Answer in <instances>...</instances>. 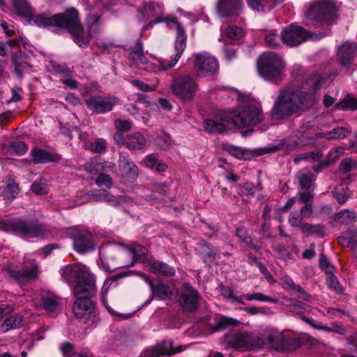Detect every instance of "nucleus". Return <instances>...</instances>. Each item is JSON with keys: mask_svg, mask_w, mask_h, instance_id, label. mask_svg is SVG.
I'll return each mask as SVG.
<instances>
[{"mask_svg": "<svg viewBox=\"0 0 357 357\" xmlns=\"http://www.w3.org/2000/svg\"><path fill=\"white\" fill-rule=\"evenodd\" d=\"M160 22H165L170 29L176 31V39L174 47V54H172L170 61H164L160 62L158 65H153L148 62L146 57L144 55L142 44L138 43L136 47L131 50L130 59L132 63L139 69L153 71L155 73L157 70L161 71L170 69L176 64L186 47V35L184 29L174 17L170 15L157 17L149 24L144 26L142 31H146L149 27H151L153 24Z\"/></svg>", "mask_w": 357, "mask_h": 357, "instance_id": "nucleus-1", "label": "nucleus"}, {"mask_svg": "<svg viewBox=\"0 0 357 357\" xmlns=\"http://www.w3.org/2000/svg\"><path fill=\"white\" fill-rule=\"evenodd\" d=\"M315 102L316 98L312 93L296 86H288L279 91L271 116L273 120H282L312 107Z\"/></svg>", "mask_w": 357, "mask_h": 357, "instance_id": "nucleus-2", "label": "nucleus"}, {"mask_svg": "<svg viewBox=\"0 0 357 357\" xmlns=\"http://www.w3.org/2000/svg\"><path fill=\"white\" fill-rule=\"evenodd\" d=\"M33 23L38 27L57 26L68 30L72 34L75 43L81 47L88 45L89 38L83 34L82 26L77 18L75 9H70L63 14L49 16L42 14L32 19Z\"/></svg>", "mask_w": 357, "mask_h": 357, "instance_id": "nucleus-3", "label": "nucleus"}, {"mask_svg": "<svg viewBox=\"0 0 357 357\" xmlns=\"http://www.w3.org/2000/svg\"><path fill=\"white\" fill-rule=\"evenodd\" d=\"M63 280L69 285H73L75 298H91L97 289L94 275L83 264L67 265L61 269Z\"/></svg>", "mask_w": 357, "mask_h": 357, "instance_id": "nucleus-4", "label": "nucleus"}, {"mask_svg": "<svg viewBox=\"0 0 357 357\" xmlns=\"http://www.w3.org/2000/svg\"><path fill=\"white\" fill-rule=\"evenodd\" d=\"M337 8L331 0H315L306 4L303 10V21L306 25L319 26L331 24L335 21Z\"/></svg>", "mask_w": 357, "mask_h": 357, "instance_id": "nucleus-5", "label": "nucleus"}, {"mask_svg": "<svg viewBox=\"0 0 357 357\" xmlns=\"http://www.w3.org/2000/svg\"><path fill=\"white\" fill-rule=\"evenodd\" d=\"M285 63L283 59L275 52L262 54L257 64L259 74L264 79L278 82L284 75Z\"/></svg>", "mask_w": 357, "mask_h": 357, "instance_id": "nucleus-6", "label": "nucleus"}, {"mask_svg": "<svg viewBox=\"0 0 357 357\" xmlns=\"http://www.w3.org/2000/svg\"><path fill=\"white\" fill-rule=\"evenodd\" d=\"M229 114L234 128L256 125L264 119L260 107L252 103L241 105Z\"/></svg>", "mask_w": 357, "mask_h": 357, "instance_id": "nucleus-7", "label": "nucleus"}, {"mask_svg": "<svg viewBox=\"0 0 357 357\" xmlns=\"http://www.w3.org/2000/svg\"><path fill=\"white\" fill-rule=\"evenodd\" d=\"M224 342L231 348L242 351L260 349L265 345V339L263 335H254L249 331L225 335Z\"/></svg>", "mask_w": 357, "mask_h": 357, "instance_id": "nucleus-8", "label": "nucleus"}, {"mask_svg": "<svg viewBox=\"0 0 357 357\" xmlns=\"http://www.w3.org/2000/svg\"><path fill=\"white\" fill-rule=\"evenodd\" d=\"M0 229L19 234L24 238L43 236L46 231L44 225L29 224L20 220H0Z\"/></svg>", "mask_w": 357, "mask_h": 357, "instance_id": "nucleus-9", "label": "nucleus"}, {"mask_svg": "<svg viewBox=\"0 0 357 357\" xmlns=\"http://www.w3.org/2000/svg\"><path fill=\"white\" fill-rule=\"evenodd\" d=\"M170 89L175 96L187 102L193 99L197 90V84L190 75H181L174 79Z\"/></svg>", "mask_w": 357, "mask_h": 357, "instance_id": "nucleus-10", "label": "nucleus"}, {"mask_svg": "<svg viewBox=\"0 0 357 357\" xmlns=\"http://www.w3.org/2000/svg\"><path fill=\"white\" fill-rule=\"evenodd\" d=\"M282 43L289 46L298 45L307 39L319 40L323 33H310L301 26L291 24L282 31Z\"/></svg>", "mask_w": 357, "mask_h": 357, "instance_id": "nucleus-11", "label": "nucleus"}, {"mask_svg": "<svg viewBox=\"0 0 357 357\" xmlns=\"http://www.w3.org/2000/svg\"><path fill=\"white\" fill-rule=\"evenodd\" d=\"M229 112H224L211 119H205L203 128L210 134H220L234 129Z\"/></svg>", "mask_w": 357, "mask_h": 357, "instance_id": "nucleus-12", "label": "nucleus"}, {"mask_svg": "<svg viewBox=\"0 0 357 357\" xmlns=\"http://www.w3.org/2000/svg\"><path fill=\"white\" fill-rule=\"evenodd\" d=\"M73 312L79 319H91L92 323H86L88 327L94 328L98 319L94 314V304L89 298H75L73 307Z\"/></svg>", "mask_w": 357, "mask_h": 357, "instance_id": "nucleus-13", "label": "nucleus"}, {"mask_svg": "<svg viewBox=\"0 0 357 357\" xmlns=\"http://www.w3.org/2000/svg\"><path fill=\"white\" fill-rule=\"evenodd\" d=\"M195 68L199 76H206L215 73L218 69V64L213 56L203 52L195 56Z\"/></svg>", "mask_w": 357, "mask_h": 357, "instance_id": "nucleus-14", "label": "nucleus"}, {"mask_svg": "<svg viewBox=\"0 0 357 357\" xmlns=\"http://www.w3.org/2000/svg\"><path fill=\"white\" fill-rule=\"evenodd\" d=\"M119 103V99L115 97L93 96L86 104L87 107L98 114H105L112 110L113 107Z\"/></svg>", "mask_w": 357, "mask_h": 357, "instance_id": "nucleus-15", "label": "nucleus"}, {"mask_svg": "<svg viewBox=\"0 0 357 357\" xmlns=\"http://www.w3.org/2000/svg\"><path fill=\"white\" fill-rule=\"evenodd\" d=\"M243 6L242 0H218L216 10L220 17H237Z\"/></svg>", "mask_w": 357, "mask_h": 357, "instance_id": "nucleus-16", "label": "nucleus"}, {"mask_svg": "<svg viewBox=\"0 0 357 357\" xmlns=\"http://www.w3.org/2000/svg\"><path fill=\"white\" fill-rule=\"evenodd\" d=\"M182 350L181 347L174 349L172 347V342L171 341H163L155 347L144 350L142 354V357H159L161 355L171 356Z\"/></svg>", "mask_w": 357, "mask_h": 357, "instance_id": "nucleus-17", "label": "nucleus"}, {"mask_svg": "<svg viewBox=\"0 0 357 357\" xmlns=\"http://www.w3.org/2000/svg\"><path fill=\"white\" fill-rule=\"evenodd\" d=\"M337 56L341 65L349 67L357 56V43L350 41L344 43L337 50Z\"/></svg>", "mask_w": 357, "mask_h": 357, "instance_id": "nucleus-18", "label": "nucleus"}, {"mask_svg": "<svg viewBox=\"0 0 357 357\" xmlns=\"http://www.w3.org/2000/svg\"><path fill=\"white\" fill-rule=\"evenodd\" d=\"M197 292L189 284L183 286L179 302L185 311H192L196 309L198 302Z\"/></svg>", "mask_w": 357, "mask_h": 357, "instance_id": "nucleus-19", "label": "nucleus"}, {"mask_svg": "<svg viewBox=\"0 0 357 357\" xmlns=\"http://www.w3.org/2000/svg\"><path fill=\"white\" fill-rule=\"evenodd\" d=\"M114 167L113 163L105 162L100 157L96 156L84 164V169L91 175H98L102 172L112 171Z\"/></svg>", "mask_w": 357, "mask_h": 357, "instance_id": "nucleus-20", "label": "nucleus"}, {"mask_svg": "<svg viewBox=\"0 0 357 357\" xmlns=\"http://www.w3.org/2000/svg\"><path fill=\"white\" fill-rule=\"evenodd\" d=\"M74 249L79 253L84 254L93 250V245L91 234L88 232H77L72 236Z\"/></svg>", "mask_w": 357, "mask_h": 357, "instance_id": "nucleus-21", "label": "nucleus"}, {"mask_svg": "<svg viewBox=\"0 0 357 357\" xmlns=\"http://www.w3.org/2000/svg\"><path fill=\"white\" fill-rule=\"evenodd\" d=\"M30 155L31 160L36 164L58 162L61 160L60 155L36 147L31 150Z\"/></svg>", "mask_w": 357, "mask_h": 357, "instance_id": "nucleus-22", "label": "nucleus"}, {"mask_svg": "<svg viewBox=\"0 0 357 357\" xmlns=\"http://www.w3.org/2000/svg\"><path fill=\"white\" fill-rule=\"evenodd\" d=\"M119 167L122 174L125 176L132 179L137 177L138 168L127 153L123 152L119 153Z\"/></svg>", "mask_w": 357, "mask_h": 357, "instance_id": "nucleus-23", "label": "nucleus"}, {"mask_svg": "<svg viewBox=\"0 0 357 357\" xmlns=\"http://www.w3.org/2000/svg\"><path fill=\"white\" fill-rule=\"evenodd\" d=\"M162 7L159 4L155 5L152 2L145 3L138 9L137 17L139 21H146L151 17L162 14Z\"/></svg>", "mask_w": 357, "mask_h": 357, "instance_id": "nucleus-24", "label": "nucleus"}, {"mask_svg": "<svg viewBox=\"0 0 357 357\" xmlns=\"http://www.w3.org/2000/svg\"><path fill=\"white\" fill-rule=\"evenodd\" d=\"M313 211L312 207L307 205L306 206H303L300 212L298 213L296 211L291 212L289 216L288 222L289 225L293 227H300L301 228V225L304 224L303 222V219L310 218L312 215Z\"/></svg>", "mask_w": 357, "mask_h": 357, "instance_id": "nucleus-25", "label": "nucleus"}, {"mask_svg": "<svg viewBox=\"0 0 357 357\" xmlns=\"http://www.w3.org/2000/svg\"><path fill=\"white\" fill-rule=\"evenodd\" d=\"M25 260L26 264H30L31 269L26 266L20 273V276L17 280L20 282H24L25 280L35 278L38 274V267L36 264L33 262L34 259L31 258V255H26L25 256Z\"/></svg>", "mask_w": 357, "mask_h": 357, "instance_id": "nucleus-26", "label": "nucleus"}, {"mask_svg": "<svg viewBox=\"0 0 357 357\" xmlns=\"http://www.w3.org/2000/svg\"><path fill=\"white\" fill-rule=\"evenodd\" d=\"M94 196L96 201L107 202L114 206L126 204L131 201L127 196H121L116 199L112 195L105 190H98Z\"/></svg>", "mask_w": 357, "mask_h": 357, "instance_id": "nucleus-27", "label": "nucleus"}, {"mask_svg": "<svg viewBox=\"0 0 357 357\" xmlns=\"http://www.w3.org/2000/svg\"><path fill=\"white\" fill-rule=\"evenodd\" d=\"M146 144L144 137L139 132H135L126 136V146L131 151L142 149Z\"/></svg>", "mask_w": 357, "mask_h": 357, "instance_id": "nucleus-28", "label": "nucleus"}, {"mask_svg": "<svg viewBox=\"0 0 357 357\" xmlns=\"http://www.w3.org/2000/svg\"><path fill=\"white\" fill-rule=\"evenodd\" d=\"M248 6L257 12L264 11L266 8L271 10L283 0H246Z\"/></svg>", "mask_w": 357, "mask_h": 357, "instance_id": "nucleus-29", "label": "nucleus"}, {"mask_svg": "<svg viewBox=\"0 0 357 357\" xmlns=\"http://www.w3.org/2000/svg\"><path fill=\"white\" fill-rule=\"evenodd\" d=\"M128 254L132 257V261L128 265L133 266L135 263L144 261L146 255V249L138 245H132L127 249Z\"/></svg>", "mask_w": 357, "mask_h": 357, "instance_id": "nucleus-30", "label": "nucleus"}, {"mask_svg": "<svg viewBox=\"0 0 357 357\" xmlns=\"http://www.w3.org/2000/svg\"><path fill=\"white\" fill-rule=\"evenodd\" d=\"M349 133V131L346 128L337 127L330 132H319L316 135L317 137H323L326 139H342L345 138Z\"/></svg>", "mask_w": 357, "mask_h": 357, "instance_id": "nucleus-31", "label": "nucleus"}, {"mask_svg": "<svg viewBox=\"0 0 357 357\" xmlns=\"http://www.w3.org/2000/svg\"><path fill=\"white\" fill-rule=\"evenodd\" d=\"M100 18V15L98 13H89L87 15L86 22H87V25H88V27L89 29V35H86L84 33L83 30H82V31H83V34L85 36H87L89 39V36H92L93 34L96 33L99 31ZM80 26H82L81 24H80ZM82 29H83V27H82ZM89 43V42L88 43V44Z\"/></svg>", "mask_w": 357, "mask_h": 357, "instance_id": "nucleus-32", "label": "nucleus"}, {"mask_svg": "<svg viewBox=\"0 0 357 357\" xmlns=\"http://www.w3.org/2000/svg\"><path fill=\"white\" fill-rule=\"evenodd\" d=\"M151 289L152 294L160 299H168L173 296V292L170 288L162 282L154 284Z\"/></svg>", "mask_w": 357, "mask_h": 357, "instance_id": "nucleus-33", "label": "nucleus"}, {"mask_svg": "<svg viewBox=\"0 0 357 357\" xmlns=\"http://www.w3.org/2000/svg\"><path fill=\"white\" fill-rule=\"evenodd\" d=\"M301 231L306 236L317 235L320 238L325 236L324 228L321 225H312L308 222H304L301 225Z\"/></svg>", "mask_w": 357, "mask_h": 357, "instance_id": "nucleus-34", "label": "nucleus"}, {"mask_svg": "<svg viewBox=\"0 0 357 357\" xmlns=\"http://www.w3.org/2000/svg\"><path fill=\"white\" fill-rule=\"evenodd\" d=\"M12 4L20 15L29 17L32 15V8L26 0H12Z\"/></svg>", "mask_w": 357, "mask_h": 357, "instance_id": "nucleus-35", "label": "nucleus"}, {"mask_svg": "<svg viewBox=\"0 0 357 357\" xmlns=\"http://www.w3.org/2000/svg\"><path fill=\"white\" fill-rule=\"evenodd\" d=\"M22 324V317L20 314H15L7 318L1 325L3 332L20 327Z\"/></svg>", "mask_w": 357, "mask_h": 357, "instance_id": "nucleus-36", "label": "nucleus"}, {"mask_svg": "<svg viewBox=\"0 0 357 357\" xmlns=\"http://www.w3.org/2000/svg\"><path fill=\"white\" fill-rule=\"evenodd\" d=\"M59 303V298L56 296L50 294H46L42 296V305L45 310L48 312L54 311Z\"/></svg>", "mask_w": 357, "mask_h": 357, "instance_id": "nucleus-37", "label": "nucleus"}, {"mask_svg": "<svg viewBox=\"0 0 357 357\" xmlns=\"http://www.w3.org/2000/svg\"><path fill=\"white\" fill-rule=\"evenodd\" d=\"M19 193V188L16 183L10 182L2 192V196L8 202L13 201L16 198Z\"/></svg>", "mask_w": 357, "mask_h": 357, "instance_id": "nucleus-38", "label": "nucleus"}, {"mask_svg": "<svg viewBox=\"0 0 357 357\" xmlns=\"http://www.w3.org/2000/svg\"><path fill=\"white\" fill-rule=\"evenodd\" d=\"M225 150L232 156L241 159V160H248L250 158V154L246 151L245 150L235 146L233 145H228L225 147Z\"/></svg>", "mask_w": 357, "mask_h": 357, "instance_id": "nucleus-39", "label": "nucleus"}, {"mask_svg": "<svg viewBox=\"0 0 357 357\" xmlns=\"http://www.w3.org/2000/svg\"><path fill=\"white\" fill-rule=\"evenodd\" d=\"M335 220L342 224H349L356 220V215L354 211L344 209L339 212Z\"/></svg>", "mask_w": 357, "mask_h": 357, "instance_id": "nucleus-40", "label": "nucleus"}, {"mask_svg": "<svg viewBox=\"0 0 357 357\" xmlns=\"http://www.w3.org/2000/svg\"><path fill=\"white\" fill-rule=\"evenodd\" d=\"M265 42L271 48L279 47L282 43V35L279 36L275 32H271L266 35Z\"/></svg>", "mask_w": 357, "mask_h": 357, "instance_id": "nucleus-41", "label": "nucleus"}, {"mask_svg": "<svg viewBox=\"0 0 357 357\" xmlns=\"http://www.w3.org/2000/svg\"><path fill=\"white\" fill-rule=\"evenodd\" d=\"M86 149L95 153L103 152L107 146L106 141L103 139H98L94 142H88L85 144Z\"/></svg>", "mask_w": 357, "mask_h": 357, "instance_id": "nucleus-42", "label": "nucleus"}, {"mask_svg": "<svg viewBox=\"0 0 357 357\" xmlns=\"http://www.w3.org/2000/svg\"><path fill=\"white\" fill-rule=\"evenodd\" d=\"M336 107L342 110L356 109L357 99H355L351 96H348L345 98L343 100L337 103Z\"/></svg>", "mask_w": 357, "mask_h": 357, "instance_id": "nucleus-43", "label": "nucleus"}, {"mask_svg": "<svg viewBox=\"0 0 357 357\" xmlns=\"http://www.w3.org/2000/svg\"><path fill=\"white\" fill-rule=\"evenodd\" d=\"M28 150V146L24 142L18 141L13 142L8 147V151L10 154L22 155Z\"/></svg>", "mask_w": 357, "mask_h": 357, "instance_id": "nucleus-44", "label": "nucleus"}, {"mask_svg": "<svg viewBox=\"0 0 357 357\" xmlns=\"http://www.w3.org/2000/svg\"><path fill=\"white\" fill-rule=\"evenodd\" d=\"M298 178L301 187L305 190L309 189L312 182L315 180V177L313 175L304 172H299Z\"/></svg>", "mask_w": 357, "mask_h": 357, "instance_id": "nucleus-45", "label": "nucleus"}, {"mask_svg": "<svg viewBox=\"0 0 357 357\" xmlns=\"http://www.w3.org/2000/svg\"><path fill=\"white\" fill-rule=\"evenodd\" d=\"M324 82V79L318 75H314L307 79L306 85L308 86L306 89L309 91H315L319 89Z\"/></svg>", "mask_w": 357, "mask_h": 357, "instance_id": "nucleus-46", "label": "nucleus"}, {"mask_svg": "<svg viewBox=\"0 0 357 357\" xmlns=\"http://www.w3.org/2000/svg\"><path fill=\"white\" fill-rule=\"evenodd\" d=\"M31 190L38 195L46 194L47 192V185L45 180L43 178L36 180L31 185Z\"/></svg>", "mask_w": 357, "mask_h": 357, "instance_id": "nucleus-47", "label": "nucleus"}, {"mask_svg": "<svg viewBox=\"0 0 357 357\" xmlns=\"http://www.w3.org/2000/svg\"><path fill=\"white\" fill-rule=\"evenodd\" d=\"M113 281L114 280H111V279L105 280V281L103 284V286L102 287V289H101L102 303H103L105 307L107 308L108 312L112 315H114L115 314V312L107 305V301H106L105 296L107 294V292L109 291V287H110L111 284H112Z\"/></svg>", "mask_w": 357, "mask_h": 357, "instance_id": "nucleus-48", "label": "nucleus"}, {"mask_svg": "<svg viewBox=\"0 0 357 357\" xmlns=\"http://www.w3.org/2000/svg\"><path fill=\"white\" fill-rule=\"evenodd\" d=\"M225 33L229 38L233 40H239L244 35L243 29L236 26H228L225 31Z\"/></svg>", "mask_w": 357, "mask_h": 357, "instance_id": "nucleus-49", "label": "nucleus"}, {"mask_svg": "<svg viewBox=\"0 0 357 357\" xmlns=\"http://www.w3.org/2000/svg\"><path fill=\"white\" fill-rule=\"evenodd\" d=\"M248 301H259L263 302H270L273 303H276L277 301L274 298H272L269 296H267L262 293L257 292L251 294H246L244 296Z\"/></svg>", "mask_w": 357, "mask_h": 357, "instance_id": "nucleus-50", "label": "nucleus"}, {"mask_svg": "<svg viewBox=\"0 0 357 357\" xmlns=\"http://www.w3.org/2000/svg\"><path fill=\"white\" fill-rule=\"evenodd\" d=\"M239 321L228 317H222L217 321V327L219 329L226 328L230 326H238Z\"/></svg>", "mask_w": 357, "mask_h": 357, "instance_id": "nucleus-51", "label": "nucleus"}, {"mask_svg": "<svg viewBox=\"0 0 357 357\" xmlns=\"http://www.w3.org/2000/svg\"><path fill=\"white\" fill-rule=\"evenodd\" d=\"M221 294L224 298L230 299L233 303L237 302L242 304L243 303L241 297L235 296L233 289L229 287H222L221 288Z\"/></svg>", "mask_w": 357, "mask_h": 357, "instance_id": "nucleus-52", "label": "nucleus"}, {"mask_svg": "<svg viewBox=\"0 0 357 357\" xmlns=\"http://www.w3.org/2000/svg\"><path fill=\"white\" fill-rule=\"evenodd\" d=\"M96 184L98 186L110 188L112 185V180L110 176L106 174H100L96 179Z\"/></svg>", "mask_w": 357, "mask_h": 357, "instance_id": "nucleus-53", "label": "nucleus"}, {"mask_svg": "<svg viewBox=\"0 0 357 357\" xmlns=\"http://www.w3.org/2000/svg\"><path fill=\"white\" fill-rule=\"evenodd\" d=\"M133 86L142 91H153L156 89V85H149L139 80L133 79L131 81Z\"/></svg>", "mask_w": 357, "mask_h": 357, "instance_id": "nucleus-54", "label": "nucleus"}, {"mask_svg": "<svg viewBox=\"0 0 357 357\" xmlns=\"http://www.w3.org/2000/svg\"><path fill=\"white\" fill-rule=\"evenodd\" d=\"M303 320L305 321L306 323H308L310 326H312L314 328L321 330L326 332H337L339 333L337 331H335L327 326L321 325L316 324L315 321L313 319H310L308 318H303Z\"/></svg>", "mask_w": 357, "mask_h": 357, "instance_id": "nucleus-55", "label": "nucleus"}, {"mask_svg": "<svg viewBox=\"0 0 357 357\" xmlns=\"http://www.w3.org/2000/svg\"><path fill=\"white\" fill-rule=\"evenodd\" d=\"M162 261H158L155 259L149 260L146 264V268L149 271L155 273V274H160V268L162 266Z\"/></svg>", "mask_w": 357, "mask_h": 357, "instance_id": "nucleus-56", "label": "nucleus"}, {"mask_svg": "<svg viewBox=\"0 0 357 357\" xmlns=\"http://www.w3.org/2000/svg\"><path fill=\"white\" fill-rule=\"evenodd\" d=\"M116 129L119 131H128L132 128V123L127 120H116L114 122Z\"/></svg>", "mask_w": 357, "mask_h": 357, "instance_id": "nucleus-57", "label": "nucleus"}, {"mask_svg": "<svg viewBox=\"0 0 357 357\" xmlns=\"http://www.w3.org/2000/svg\"><path fill=\"white\" fill-rule=\"evenodd\" d=\"M298 197L300 202L304 204L303 206H306L307 205L312 207L311 202L312 200V195L309 192H299L298 194Z\"/></svg>", "mask_w": 357, "mask_h": 357, "instance_id": "nucleus-58", "label": "nucleus"}, {"mask_svg": "<svg viewBox=\"0 0 357 357\" xmlns=\"http://www.w3.org/2000/svg\"><path fill=\"white\" fill-rule=\"evenodd\" d=\"M319 266L322 270L326 271L327 273H331L333 270V267L331 265L328 258L321 255L319 259Z\"/></svg>", "mask_w": 357, "mask_h": 357, "instance_id": "nucleus-59", "label": "nucleus"}, {"mask_svg": "<svg viewBox=\"0 0 357 357\" xmlns=\"http://www.w3.org/2000/svg\"><path fill=\"white\" fill-rule=\"evenodd\" d=\"M326 283L330 289L338 291L340 289L339 282L337 278L333 275H329L326 278Z\"/></svg>", "mask_w": 357, "mask_h": 357, "instance_id": "nucleus-60", "label": "nucleus"}, {"mask_svg": "<svg viewBox=\"0 0 357 357\" xmlns=\"http://www.w3.org/2000/svg\"><path fill=\"white\" fill-rule=\"evenodd\" d=\"M236 236L242 239L245 243L250 244L252 243L250 237L248 236L247 231L244 227H240L236 231Z\"/></svg>", "mask_w": 357, "mask_h": 357, "instance_id": "nucleus-61", "label": "nucleus"}, {"mask_svg": "<svg viewBox=\"0 0 357 357\" xmlns=\"http://www.w3.org/2000/svg\"><path fill=\"white\" fill-rule=\"evenodd\" d=\"M278 339H279L278 334L268 335L266 337V340H267L269 347L271 349H273L275 350H278Z\"/></svg>", "mask_w": 357, "mask_h": 357, "instance_id": "nucleus-62", "label": "nucleus"}, {"mask_svg": "<svg viewBox=\"0 0 357 357\" xmlns=\"http://www.w3.org/2000/svg\"><path fill=\"white\" fill-rule=\"evenodd\" d=\"M158 161L157 156L155 154H150L145 158L144 164L147 167L154 169Z\"/></svg>", "mask_w": 357, "mask_h": 357, "instance_id": "nucleus-63", "label": "nucleus"}, {"mask_svg": "<svg viewBox=\"0 0 357 357\" xmlns=\"http://www.w3.org/2000/svg\"><path fill=\"white\" fill-rule=\"evenodd\" d=\"M352 167V160L350 158H346L342 161L340 165L339 169L342 173L346 174L349 172Z\"/></svg>", "mask_w": 357, "mask_h": 357, "instance_id": "nucleus-64", "label": "nucleus"}]
</instances>
